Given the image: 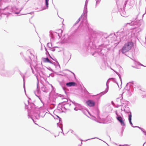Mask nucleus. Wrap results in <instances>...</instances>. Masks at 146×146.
I'll return each instance as SVG.
<instances>
[{
    "label": "nucleus",
    "mask_w": 146,
    "mask_h": 146,
    "mask_svg": "<svg viewBox=\"0 0 146 146\" xmlns=\"http://www.w3.org/2000/svg\"><path fill=\"white\" fill-rule=\"evenodd\" d=\"M108 87H107V88L104 91V92H102V93H103L104 94H105L108 92Z\"/></svg>",
    "instance_id": "nucleus-9"
},
{
    "label": "nucleus",
    "mask_w": 146,
    "mask_h": 146,
    "mask_svg": "<svg viewBox=\"0 0 146 146\" xmlns=\"http://www.w3.org/2000/svg\"><path fill=\"white\" fill-rule=\"evenodd\" d=\"M42 60L45 63H49L50 64H52V62L48 58H42Z\"/></svg>",
    "instance_id": "nucleus-6"
},
{
    "label": "nucleus",
    "mask_w": 146,
    "mask_h": 146,
    "mask_svg": "<svg viewBox=\"0 0 146 146\" xmlns=\"http://www.w3.org/2000/svg\"><path fill=\"white\" fill-rule=\"evenodd\" d=\"M0 19H1V17H1V15H0Z\"/></svg>",
    "instance_id": "nucleus-10"
},
{
    "label": "nucleus",
    "mask_w": 146,
    "mask_h": 146,
    "mask_svg": "<svg viewBox=\"0 0 146 146\" xmlns=\"http://www.w3.org/2000/svg\"><path fill=\"white\" fill-rule=\"evenodd\" d=\"M133 46V43L132 41L128 42L125 43L121 49L123 53L129 51Z\"/></svg>",
    "instance_id": "nucleus-1"
},
{
    "label": "nucleus",
    "mask_w": 146,
    "mask_h": 146,
    "mask_svg": "<svg viewBox=\"0 0 146 146\" xmlns=\"http://www.w3.org/2000/svg\"><path fill=\"white\" fill-rule=\"evenodd\" d=\"M86 103L90 107H93L95 105V102L92 100H88L86 102Z\"/></svg>",
    "instance_id": "nucleus-2"
},
{
    "label": "nucleus",
    "mask_w": 146,
    "mask_h": 146,
    "mask_svg": "<svg viewBox=\"0 0 146 146\" xmlns=\"http://www.w3.org/2000/svg\"><path fill=\"white\" fill-rule=\"evenodd\" d=\"M56 33L58 34V35L60 37L62 35V30L61 29H58L56 31Z\"/></svg>",
    "instance_id": "nucleus-4"
},
{
    "label": "nucleus",
    "mask_w": 146,
    "mask_h": 146,
    "mask_svg": "<svg viewBox=\"0 0 146 146\" xmlns=\"http://www.w3.org/2000/svg\"><path fill=\"white\" fill-rule=\"evenodd\" d=\"M131 117H132V115H131V113H130V114L129 115V122L131 124V125H132V123L131 122Z\"/></svg>",
    "instance_id": "nucleus-7"
},
{
    "label": "nucleus",
    "mask_w": 146,
    "mask_h": 146,
    "mask_svg": "<svg viewBox=\"0 0 146 146\" xmlns=\"http://www.w3.org/2000/svg\"><path fill=\"white\" fill-rule=\"evenodd\" d=\"M49 56H50V58H51L52 59V58L51 57V56L50 55H49Z\"/></svg>",
    "instance_id": "nucleus-11"
},
{
    "label": "nucleus",
    "mask_w": 146,
    "mask_h": 146,
    "mask_svg": "<svg viewBox=\"0 0 146 146\" xmlns=\"http://www.w3.org/2000/svg\"><path fill=\"white\" fill-rule=\"evenodd\" d=\"M119 146H121V145H119Z\"/></svg>",
    "instance_id": "nucleus-12"
},
{
    "label": "nucleus",
    "mask_w": 146,
    "mask_h": 146,
    "mask_svg": "<svg viewBox=\"0 0 146 146\" xmlns=\"http://www.w3.org/2000/svg\"><path fill=\"white\" fill-rule=\"evenodd\" d=\"M49 0H45L46 4V7L48 8V2Z\"/></svg>",
    "instance_id": "nucleus-8"
},
{
    "label": "nucleus",
    "mask_w": 146,
    "mask_h": 146,
    "mask_svg": "<svg viewBox=\"0 0 146 146\" xmlns=\"http://www.w3.org/2000/svg\"><path fill=\"white\" fill-rule=\"evenodd\" d=\"M117 119L120 122L121 124H122L123 126L125 125V124L124 123V121L123 118L121 116L117 117Z\"/></svg>",
    "instance_id": "nucleus-3"
},
{
    "label": "nucleus",
    "mask_w": 146,
    "mask_h": 146,
    "mask_svg": "<svg viewBox=\"0 0 146 146\" xmlns=\"http://www.w3.org/2000/svg\"><path fill=\"white\" fill-rule=\"evenodd\" d=\"M66 85L68 86H75L76 85V84L74 82H71L66 84Z\"/></svg>",
    "instance_id": "nucleus-5"
}]
</instances>
